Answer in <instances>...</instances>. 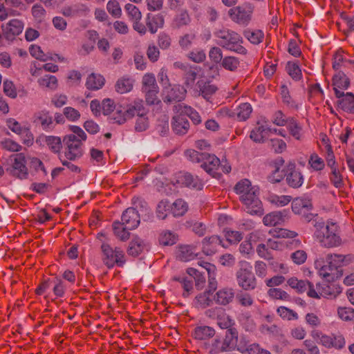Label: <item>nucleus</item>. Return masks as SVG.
<instances>
[{
  "mask_svg": "<svg viewBox=\"0 0 354 354\" xmlns=\"http://www.w3.org/2000/svg\"><path fill=\"white\" fill-rule=\"evenodd\" d=\"M109 13L115 18H120L122 15V9L117 0H110L106 4Z\"/></svg>",
  "mask_w": 354,
  "mask_h": 354,
  "instance_id": "nucleus-62",
  "label": "nucleus"
},
{
  "mask_svg": "<svg viewBox=\"0 0 354 354\" xmlns=\"http://www.w3.org/2000/svg\"><path fill=\"white\" fill-rule=\"evenodd\" d=\"M126 113L125 107L118 106L115 109V111L111 116L110 120H112L113 123L118 124H124L127 120H129Z\"/></svg>",
  "mask_w": 354,
  "mask_h": 354,
  "instance_id": "nucleus-50",
  "label": "nucleus"
},
{
  "mask_svg": "<svg viewBox=\"0 0 354 354\" xmlns=\"http://www.w3.org/2000/svg\"><path fill=\"white\" fill-rule=\"evenodd\" d=\"M112 229L114 235L121 241H126L130 238L131 230L127 228V226L122 221H115L112 223Z\"/></svg>",
  "mask_w": 354,
  "mask_h": 354,
  "instance_id": "nucleus-36",
  "label": "nucleus"
},
{
  "mask_svg": "<svg viewBox=\"0 0 354 354\" xmlns=\"http://www.w3.org/2000/svg\"><path fill=\"white\" fill-rule=\"evenodd\" d=\"M252 109L249 103L241 104L237 109V118L241 121H245L249 118Z\"/></svg>",
  "mask_w": 354,
  "mask_h": 354,
  "instance_id": "nucleus-59",
  "label": "nucleus"
},
{
  "mask_svg": "<svg viewBox=\"0 0 354 354\" xmlns=\"http://www.w3.org/2000/svg\"><path fill=\"white\" fill-rule=\"evenodd\" d=\"M171 212L174 217L183 216L188 210V204L182 198L176 199L171 205Z\"/></svg>",
  "mask_w": 354,
  "mask_h": 354,
  "instance_id": "nucleus-43",
  "label": "nucleus"
},
{
  "mask_svg": "<svg viewBox=\"0 0 354 354\" xmlns=\"http://www.w3.org/2000/svg\"><path fill=\"white\" fill-rule=\"evenodd\" d=\"M292 210L295 214L301 216L306 222H310L315 216L311 212L313 206L310 199L303 198H295L291 204Z\"/></svg>",
  "mask_w": 354,
  "mask_h": 354,
  "instance_id": "nucleus-11",
  "label": "nucleus"
},
{
  "mask_svg": "<svg viewBox=\"0 0 354 354\" xmlns=\"http://www.w3.org/2000/svg\"><path fill=\"white\" fill-rule=\"evenodd\" d=\"M163 101L166 103H171L174 102H180L185 97L186 89L180 84L171 85L169 88H165L163 91Z\"/></svg>",
  "mask_w": 354,
  "mask_h": 354,
  "instance_id": "nucleus-17",
  "label": "nucleus"
},
{
  "mask_svg": "<svg viewBox=\"0 0 354 354\" xmlns=\"http://www.w3.org/2000/svg\"><path fill=\"white\" fill-rule=\"evenodd\" d=\"M268 295L273 299L290 301H291L290 295L281 288H272L268 290Z\"/></svg>",
  "mask_w": 354,
  "mask_h": 354,
  "instance_id": "nucleus-48",
  "label": "nucleus"
},
{
  "mask_svg": "<svg viewBox=\"0 0 354 354\" xmlns=\"http://www.w3.org/2000/svg\"><path fill=\"white\" fill-rule=\"evenodd\" d=\"M349 85L350 80L344 73L339 71L333 76V86L336 97L340 98L341 95L344 93V91H341L339 89H347Z\"/></svg>",
  "mask_w": 354,
  "mask_h": 354,
  "instance_id": "nucleus-25",
  "label": "nucleus"
},
{
  "mask_svg": "<svg viewBox=\"0 0 354 354\" xmlns=\"http://www.w3.org/2000/svg\"><path fill=\"white\" fill-rule=\"evenodd\" d=\"M11 165L6 169L7 173L19 179H27L28 169L26 167V160L24 153L14 154L10 157Z\"/></svg>",
  "mask_w": 354,
  "mask_h": 354,
  "instance_id": "nucleus-8",
  "label": "nucleus"
},
{
  "mask_svg": "<svg viewBox=\"0 0 354 354\" xmlns=\"http://www.w3.org/2000/svg\"><path fill=\"white\" fill-rule=\"evenodd\" d=\"M284 160L279 157L274 160V170L272 173L268 176V180L269 182L272 183H277L281 182L284 178H286L285 172L283 171H280L281 167L284 164Z\"/></svg>",
  "mask_w": 354,
  "mask_h": 354,
  "instance_id": "nucleus-31",
  "label": "nucleus"
},
{
  "mask_svg": "<svg viewBox=\"0 0 354 354\" xmlns=\"http://www.w3.org/2000/svg\"><path fill=\"white\" fill-rule=\"evenodd\" d=\"M221 166V160L214 154L206 153L201 167L209 175L216 178L219 176L218 171Z\"/></svg>",
  "mask_w": 354,
  "mask_h": 354,
  "instance_id": "nucleus-18",
  "label": "nucleus"
},
{
  "mask_svg": "<svg viewBox=\"0 0 354 354\" xmlns=\"http://www.w3.org/2000/svg\"><path fill=\"white\" fill-rule=\"evenodd\" d=\"M38 84L42 88L53 91L57 87V79L54 75H46L39 78Z\"/></svg>",
  "mask_w": 354,
  "mask_h": 354,
  "instance_id": "nucleus-46",
  "label": "nucleus"
},
{
  "mask_svg": "<svg viewBox=\"0 0 354 354\" xmlns=\"http://www.w3.org/2000/svg\"><path fill=\"white\" fill-rule=\"evenodd\" d=\"M101 259L107 268L111 269L115 266L122 268L126 263L124 252L120 247L111 246L107 243H103L100 246Z\"/></svg>",
  "mask_w": 354,
  "mask_h": 354,
  "instance_id": "nucleus-4",
  "label": "nucleus"
},
{
  "mask_svg": "<svg viewBox=\"0 0 354 354\" xmlns=\"http://www.w3.org/2000/svg\"><path fill=\"white\" fill-rule=\"evenodd\" d=\"M172 182L174 185L197 190H201L203 187V183L198 176H194L186 171H179L176 173Z\"/></svg>",
  "mask_w": 354,
  "mask_h": 354,
  "instance_id": "nucleus-13",
  "label": "nucleus"
},
{
  "mask_svg": "<svg viewBox=\"0 0 354 354\" xmlns=\"http://www.w3.org/2000/svg\"><path fill=\"white\" fill-rule=\"evenodd\" d=\"M236 194L239 195V200L244 205V209L250 214H262L263 209L257 189L252 186L248 179H242L234 187Z\"/></svg>",
  "mask_w": 354,
  "mask_h": 354,
  "instance_id": "nucleus-1",
  "label": "nucleus"
},
{
  "mask_svg": "<svg viewBox=\"0 0 354 354\" xmlns=\"http://www.w3.org/2000/svg\"><path fill=\"white\" fill-rule=\"evenodd\" d=\"M124 9L127 13L128 17L131 21L141 20L142 13L136 6L131 3H127L124 6Z\"/></svg>",
  "mask_w": 354,
  "mask_h": 354,
  "instance_id": "nucleus-60",
  "label": "nucleus"
},
{
  "mask_svg": "<svg viewBox=\"0 0 354 354\" xmlns=\"http://www.w3.org/2000/svg\"><path fill=\"white\" fill-rule=\"evenodd\" d=\"M238 336L239 333L237 329L234 327L229 328L226 330L225 336L223 341L219 339H214L212 346L217 352H223L231 351L238 346Z\"/></svg>",
  "mask_w": 354,
  "mask_h": 354,
  "instance_id": "nucleus-9",
  "label": "nucleus"
},
{
  "mask_svg": "<svg viewBox=\"0 0 354 354\" xmlns=\"http://www.w3.org/2000/svg\"><path fill=\"white\" fill-rule=\"evenodd\" d=\"M338 99L339 108L346 113H354V94L350 92L343 93Z\"/></svg>",
  "mask_w": 354,
  "mask_h": 354,
  "instance_id": "nucleus-34",
  "label": "nucleus"
},
{
  "mask_svg": "<svg viewBox=\"0 0 354 354\" xmlns=\"http://www.w3.org/2000/svg\"><path fill=\"white\" fill-rule=\"evenodd\" d=\"M105 83L104 77L96 73H91L87 77L86 86L89 90H98L101 88Z\"/></svg>",
  "mask_w": 354,
  "mask_h": 354,
  "instance_id": "nucleus-39",
  "label": "nucleus"
},
{
  "mask_svg": "<svg viewBox=\"0 0 354 354\" xmlns=\"http://www.w3.org/2000/svg\"><path fill=\"white\" fill-rule=\"evenodd\" d=\"M277 313L281 319L288 321L297 320L299 319V315L295 311L286 306L278 307Z\"/></svg>",
  "mask_w": 354,
  "mask_h": 354,
  "instance_id": "nucleus-53",
  "label": "nucleus"
},
{
  "mask_svg": "<svg viewBox=\"0 0 354 354\" xmlns=\"http://www.w3.org/2000/svg\"><path fill=\"white\" fill-rule=\"evenodd\" d=\"M288 75L295 80L299 81L302 77L301 71L297 63L288 62L286 67Z\"/></svg>",
  "mask_w": 354,
  "mask_h": 354,
  "instance_id": "nucleus-57",
  "label": "nucleus"
},
{
  "mask_svg": "<svg viewBox=\"0 0 354 354\" xmlns=\"http://www.w3.org/2000/svg\"><path fill=\"white\" fill-rule=\"evenodd\" d=\"M189 127V122L183 113H177L176 115L173 116L171 129L176 135H185L188 132Z\"/></svg>",
  "mask_w": 354,
  "mask_h": 354,
  "instance_id": "nucleus-20",
  "label": "nucleus"
},
{
  "mask_svg": "<svg viewBox=\"0 0 354 354\" xmlns=\"http://www.w3.org/2000/svg\"><path fill=\"white\" fill-rule=\"evenodd\" d=\"M218 90L216 85L205 80H199L194 87L195 93L209 100Z\"/></svg>",
  "mask_w": 354,
  "mask_h": 354,
  "instance_id": "nucleus-24",
  "label": "nucleus"
},
{
  "mask_svg": "<svg viewBox=\"0 0 354 354\" xmlns=\"http://www.w3.org/2000/svg\"><path fill=\"white\" fill-rule=\"evenodd\" d=\"M344 260L345 257L343 255L328 254L315 260V266L322 277L330 281L338 277V268Z\"/></svg>",
  "mask_w": 354,
  "mask_h": 354,
  "instance_id": "nucleus-3",
  "label": "nucleus"
},
{
  "mask_svg": "<svg viewBox=\"0 0 354 354\" xmlns=\"http://www.w3.org/2000/svg\"><path fill=\"white\" fill-rule=\"evenodd\" d=\"M254 8V4L245 1L241 5L230 8L227 14L230 19L235 24L248 26L252 21Z\"/></svg>",
  "mask_w": 354,
  "mask_h": 354,
  "instance_id": "nucleus-5",
  "label": "nucleus"
},
{
  "mask_svg": "<svg viewBox=\"0 0 354 354\" xmlns=\"http://www.w3.org/2000/svg\"><path fill=\"white\" fill-rule=\"evenodd\" d=\"M290 134L297 140H300L302 136V127L293 117L288 118L286 124Z\"/></svg>",
  "mask_w": 354,
  "mask_h": 354,
  "instance_id": "nucleus-41",
  "label": "nucleus"
},
{
  "mask_svg": "<svg viewBox=\"0 0 354 354\" xmlns=\"http://www.w3.org/2000/svg\"><path fill=\"white\" fill-rule=\"evenodd\" d=\"M215 330L208 326H200L194 328L192 332V336L198 340H205L214 337Z\"/></svg>",
  "mask_w": 354,
  "mask_h": 354,
  "instance_id": "nucleus-37",
  "label": "nucleus"
},
{
  "mask_svg": "<svg viewBox=\"0 0 354 354\" xmlns=\"http://www.w3.org/2000/svg\"><path fill=\"white\" fill-rule=\"evenodd\" d=\"M251 268L252 266L248 262L243 261L236 272L237 283L245 291L254 290L257 286V278Z\"/></svg>",
  "mask_w": 354,
  "mask_h": 354,
  "instance_id": "nucleus-6",
  "label": "nucleus"
},
{
  "mask_svg": "<svg viewBox=\"0 0 354 354\" xmlns=\"http://www.w3.org/2000/svg\"><path fill=\"white\" fill-rule=\"evenodd\" d=\"M221 66L225 70L230 71H235L240 65V61L239 58L234 56H226L223 57L221 62Z\"/></svg>",
  "mask_w": 354,
  "mask_h": 354,
  "instance_id": "nucleus-52",
  "label": "nucleus"
},
{
  "mask_svg": "<svg viewBox=\"0 0 354 354\" xmlns=\"http://www.w3.org/2000/svg\"><path fill=\"white\" fill-rule=\"evenodd\" d=\"M24 29V23L17 19L10 20L6 26H2L3 34L8 40H12L20 35Z\"/></svg>",
  "mask_w": 354,
  "mask_h": 354,
  "instance_id": "nucleus-22",
  "label": "nucleus"
},
{
  "mask_svg": "<svg viewBox=\"0 0 354 354\" xmlns=\"http://www.w3.org/2000/svg\"><path fill=\"white\" fill-rule=\"evenodd\" d=\"M174 281H178L183 288L184 291L183 292V296L184 297H187L193 290V281L191 279H188L187 277H174L173 278Z\"/></svg>",
  "mask_w": 354,
  "mask_h": 354,
  "instance_id": "nucleus-55",
  "label": "nucleus"
},
{
  "mask_svg": "<svg viewBox=\"0 0 354 354\" xmlns=\"http://www.w3.org/2000/svg\"><path fill=\"white\" fill-rule=\"evenodd\" d=\"M199 68H200L198 66H189L187 70H186V71L184 72V84L186 86L187 88H192L194 86Z\"/></svg>",
  "mask_w": 354,
  "mask_h": 354,
  "instance_id": "nucleus-42",
  "label": "nucleus"
},
{
  "mask_svg": "<svg viewBox=\"0 0 354 354\" xmlns=\"http://www.w3.org/2000/svg\"><path fill=\"white\" fill-rule=\"evenodd\" d=\"M133 88V80L129 77H121L115 84V90L120 93H126Z\"/></svg>",
  "mask_w": 354,
  "mask_h": 354,
  "instance_id": "nucleus-49",
  "label": "nucleus"
},
{
  "mask_svg": "<svg viewBox=\"0 0 354 354\" xmlns=\"http://www.w3.org/2000/svg\"><path fill=\"white\" fill-rule=\"evenodd\" d=\"M172 39L171 36L165 32H161L158 35L157 44L162 50H167L171 46Z\"/></svg>",
  "mask_w": 354,
  "mask_h": 354,
  "instance_id": "nucleus-64",
  "label": "nucleus"
},
{
  "mask_svg": "<svg viewBox=\"0 0 354 354\" xmlns=\"http://www.w3.org/2000/svg\"><path fill=\"white\" fill-rule=\"evenodd\" d=\"M88 12V8L83 4L66 6L62 10V15L68 17H75L80 15H85Z\"/></svg>",
  "mask_w": 354,
  "mask_h": 354,
  "instance_id": "nucleus-40",
  "label": "nucleus"
},
{
  "mask_svg": "<svg viewBox=\"0 0 354 354\" xmlns=\"http://www.w3.org/2000/svg\"><path fill=\"white\" fill-rule=\"evenodd\" d=\"M287 284L298 293L306 292L307 295L310 297L319 298L313 284L307 280H299L297 277H292L287 280Z\"/></svg>",
  "mask_w": 354,
  "mask_h": 354,
  "instance_id": "nucleus-14",
  "label": "nucleus"
},
{
  "mask_svg": "<svg viewBox=\"0 0 354 354\" xmlns=\"http://www.w3.org/2000/svg\"><path fill=\"white\" fill-rule=\"evenodd\" d=\"M234 298V289L227 287L219 290L214 297L216 303L223 306H226L231 303Z\"/></svg>",
  "mask_w": 354,
  "mask_h": 354,
  "instance_id": "nucleus-29",
  "label": "nucleus"
},
{
  "mask_svg": "<svg viewBox=\"0 0 354 354\" xmlns=\"http://www.w3.org/2000/svg\"><path fill=\"white\" fill-rule=\"evenodd\" d=\"M243 35L253 44H260L263 41L264 37L263 31L260 30L250 29L244 30Z\"/></svg>",
  "mask_w": 354,
  "mask_h": 354,
  "instance_id": "nucleus-47",
  "label": "nucleus"
},
{
  "mask_svg": "<svg viewBox=\"0 0 354 354\" xmlns=\"http://www.w3.org/2000/svg\"><path fill=\"white\" fill-rule=\"evenodd\" d=\"M213 34L216 44L221 48L241 55L247 53V49L242 46L243 38L236 31L221 26L216 28Z\"/></svg>",
  "mask_w": 354,
  "mask_h": 354,
  "instance_id": "nucleus-2",
  "label": "nucleus"
},
{
  "mask_svg": "<svg viewBox=\"0 0 354 354\" xmlns=\"http://www.w3.org/2000/svg\"><path fill=\"white\" fill-rule=\"evenodd\" d=\"M121 221L129 230H134L140 222L138 212L133 207L127 208L122 214Z\"/></svg>",
  "mask_w": 354,
  "mask_h": 354,
  "instance_id": "nucleus-23",
  "label": "nucleus"
},
{
  "mask_svg": "<svg viewBox=\"0 0 354 354\" xmlns=\"http://www.w3.org/2000/svg\"><path fill=\"white\" fill-rule=\"evenodd\" d=\"M187 273L193 277L195 281V287L197 290H202L206 283L205 277L194 268H189L187 269Z\"/></svg>",
  "mask_w": 354,
  "mask_h": 354,
  "instance_id": "nucleus-45",
  "label": "nucleus"
},
{
  "mask_svg": "<svg viewBox=\"0 0 354 354\" xmlns=\"http://www.w3.org/2000/svg\"><path fill=\"white\" fill-rule=\"evenodd\" d=\"M176 109L177 113H183L185 117H189L194 124L198 125L201 123L202 120L201 115L198 112L192 107L187 105L179 104L178 106H176Z\"/></svg>",
  "mask_w": 354,
  "mask_h": 354,
  "instance_id": "nucleus-35",
  "label": "nucleus"
},
{
  "mask_svg": "<svg viewBox=\"0 0 354 354\" xmlns=\"http://www.w3.org/2000/svg\"><path fill=\"white\" fill-rule=\"evenodd\" d=\"M219 246L225 247L220 236L217 235L205 237L202 241V251L205 255L215 254Z\"/></svg>",
  "mask_w": 354,
  "mask_h": 354,
  "instance_id": "nucleus-21",
  "label": "nucleus"
},
{
  "mask_svg": "<svg viewBox=\"0 0 354 354\" xmlns=\"http://www.w3.org/2000/svg\"><path fill=\"white\" fill-rule=\"evenodd\" d=\"M342 292V288L339 285L335 283H329L324 285L322 287V292L320 293L324 297H336Z\"/></svg>",
  "mask_w": 354,
  "mask_h": 354,
  "instance_id": "nucleus-54",
  "label": "nucleus"
},
{
  "mask_svg": "<svg viewBox=\"0 0 354 354\" xmlns=\"http://www.w3.org/2000/svg\"><path fill=\"white\" fill-rule=\"evenodd\" d=\"M177 235L169 230L162 231L159 236V243L162 245H172L176 243Z\"/></svg>",
  "mask_w": 354,
  "mask_h": 354,
  "instance_id": "nucleus-51",
  "label": "nucleus"
},
{
  "mask_svg": "<svg viewBox=\"0 0 354 354\" xmlns=\"http://www.w3.org/2000/svg\"><path fill=\"white\" fill-rule=\"evenodd\" d=\"M291 196L281 195L278 196L277 194L270 195L268 197V201L274 205H276L279 207H283L288 205L291 201Z\"/></svg>",
  "mask_w": 354,
  "mask_h": 354,
  "instance_id": "nucleus-63",
  "label": "nucleus"
},
{
  "mask_svg": "<svg viewBox=\"0 0 354 354\" xmlns=\"http://www.w3.org/2000/svg\"><path fill=\"white\" fill-rule=\"evenodd\" d=\"M216 288L217 281L214 277H209L207 290L196 297V305L201 308H206L210 306L212 301L209 296L216 290Z\"/></svg>",
  "mask_w": 354,
  "mask_h": 354,
  "instance_id": "nucleus-19",
  "label": "nucleus"
},
{
  "mask_svg": "<svg viewBox=\"0 0 354 354\" xmlns=\"http://www.w3.org/2000/svg\"><path fill=\"white\" fill-rule=\"evenodd\" d=\"M271 131V128L257 122V126L251 131L250 137L256 142H263Z\"/></svg>",
  "mask_w": 354,
  "mask_h": 354,
  "instance_id": "nucleus-27",
  "label": "nucleus"
},
{
  "mask_svg": "<svg viewBox=\"0 0 354 354\" xmlns=\"http://www.w3.org/2000/svg\"><path fill=\"white\" fill-rule=\"evenodd\" d=\"M44 142L52 153H59L62 148V142L59 137L53 136H46Z\"/></svg>",
  "mask_w": 354,
  "mask_h": 354,
  "instance_id": "nucleus-44",
  "label": "nucleus"
},
{
  "mask_svg": "<svg viewBox=\"0 0 354 354\" xmlns=\"http://www.w3.org/2000/svg\"><path fill=\"white\" fill-rule=\"evenodd\" d=\"M189 22V15L185 10L180 11V12L178 13L174 19V25L178 28L187 26Z\"/></svg>",
  "mask_w": 354,
  "mask_h": 354,
  "instance_id": "nucleus-58",
  "label": "nucleus"
},
{
  "mask_svg": "<svg viewBox=\"0 0 354 354\" xmlns=\"http://www.w3.org/2000/svg\"><path fill=\"white\" fill-rule=\"evenodd\" d=\"M206 315L211 318H216L217 325L222 329L234 328V322L227 315L224 310L221 308H213L206 312Z\"/></svg>",
  "mask_w": 354,
  "mask_h": 354,
  "instance_id": "nucleus-15",
  "label": "nucleus"
},
{
  "mask_svg": "<svg viewBox=\"0 0 354 354\" xmlns=\"http://www.w3.org/2000/svg\"><path fill=\"white\" fill-rule=\"evenodd\" d=\"M164 24L165 19L161 14H147L146 18V26L151 34L156 33L158 28L163 27Z\"/></svg>",
  "mask_w": 354,
  "mask_h": 354,
  "instance_id": "nucleus-28",
  "label": "nucleus"
},
{
  "mask_svg": "<svg viewBox=\"0 0 354 354\" xmlns=\"http://www.w3.org/2000/svg\"><path fill=\"white\" fill-rule=\"evenodd\" d=\"M33 118L34 122L40 124L44 130L48 131L53 129V117L48 111H41L37 112L35 113Z\"/></svg>",
  "mask_w": 354,
  "mask_h": 354,
  "instance_id": "nucleus-30",
  "label": "nucleus"
},
{
  "mask_svg": "<svg viewBox=\"0 0 354 354\" xmlns=\"http://www.w3.org/2000/svg\"><path fill=\"white\" fill-rule=\"evenodd\" d=\"M321 344L327 348L342 349L346 345L344 335L339 332L321 336Z\"/></svg>",
  "mask_w": 354,
  "mask_h": 354,
  "instance_id": "nucleus-16",
  "label": "nucleus"
},
{
  "mask_svg": "<svg viewBox=\"0 0 354 354\" xmlns=\"http://www.w3.org/2000/svg\"><path fill=\"white\" fill-rule=\"evenodd\" d=\"M285 172L286 184L294 189L301 187L304 177L301 170L297 168L293 162H288L283 169Z\"/></svg>",
  "mask_w": 354,
  "mask_h": 354,
  "instance_id": "nucleus-12",
  "label": "nucleus"
},
{
  "mask_svg": "<svg viewBox=\"0 0 354 354\" xmlns=\"http://www.w3.org/2000/svg\"><path fill=\"white\" fill-rule=\"evenodd\" d=\"M196 250V248L194 245H180L178 248L176 257L182 261H189L194 259L197 256Z\"/></svg>",
  "mask_w": 354,
  "mask_h": 354,
  "instance_id": "nucleus-33",
  "label": "nucleus"
},
{
  "mask_svg": "<svg viewBox=\"0 0 354 354\" xmlns=\"http://www.w3.org/2000/svg\"><path fill=\"white\" fill-rule=\"evenodd\" d=\"M288 216L286 210L272 212L266 214L263 218V223L266 226H275L283 223Z\"/></svg>",
  "mask_w": 354,
  "mask_h": 354,
  "instance_id": "nucleus-26",
  "label": "nucleus"
},
{
  "mask_svg": "<svg viewBox=\"0 0 354 354\" xmlns=\"http://www.w3.org/2000/svg\"><path fill=\"white\" fill-rule=\"evenodd\" d=\"M260 349L261 348L258 344L254 343L247 344L245 343V344H243V340L240 341L237 346V350L241 352L242 353H248V354H258Z\"/></svg>",
  "mask_w": 354,
  "mask_h": 354,
  "instance_id": "nucleus-61",
  "label": "nucleus"
},
{
  "mask_svg": "<svg viewBox=\"0 0 354 354\" xmlns=\"http://www.w3.org/2000/svg\"><path fill=\"white\" fill-rule=\"evenodd\" d=\"M337 226L333 223H327L324 227V231L317 234L320 238V242L322 245L327 248L339 246L342 240L337 234Z\"/></svg>",
  "mask_w": 354,
  "mask_h": 354,
  "instance_id": "nucleus-10",
  "label": "nucleus"
},
{
  "mask_svg": "<svg viewBox=\"0 0 354 354\" xmlns=\"http://www.w3.org/2000/svg\"><path fill=\"white\" fill-rule=\"evenodd\" d=\"M145 250H147L145 241L139 237H136L130 241L127 252L129 255L136 257L141 254Z\"/></svg>",
  "mask_w": 354,
  "mask_h": 354,
  "instance_id": "nucleus-32",
  "label": "nucleus"
},
{
  "mask_svg": "<svg viewBox=\"0 0 354 354\" xmlns=\"http://www.w3.org/2000/svg\"><path fill=\"white\" fill-rule=\"evenodd\" d=\"M126 114L129 119L134 116H139L140 115H146L147 111L143 105L142 101H134L133 104L128 105L125 107Z\"/></svg>",
  "mask_w": 354,
  "mask_h": 354,
  "instance_id": "nucleus-38",
  "label": "nucleus"
},
{
  "mask_svg": "<svg viewBox=\"0 0 354 354\" xmlns=\"http://www.w3.org/2000/svg\"><path fill=\"white\" fill-rule=\"evenodd\" d=\"M82 142L73 134H68L64 137V155L68 160H75L82 156L84 152Z\"/></svg>",
  "mask_w": 354,
  "mask_h": 354,
  "instance_id": "nucleus-7",
  "label": "nucleus"
},
{
  "mask_svg": "<svg viewBox=\"0 0 354 354\" xmlns=\"http://www.w3.org/2000/svg\"><path fill=\"white\" fill-rule=\"evenodd\" d=\"M280 90L283 104L290 108L297 109V104L296 102L291 97L288 86L283 84L281 86Z\"/></svg>",
  "mask_w": 354,
  "mask_h": 354,
  "instance_id": "nucleus-56",
  "label": "nucleus"
}]
</instances>
